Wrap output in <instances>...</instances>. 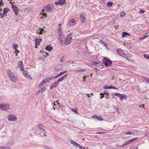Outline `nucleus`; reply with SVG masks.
<instances>
[{
    "label": "nucleus",
    "mask_w": 149,
    "mask_h": 149,
    "mask_svg": "<svg viewBox=\"0 0 149 149\" xmlns=\"http://www.w3.org/2000/svg\"><path fill=\"white\" fill-rule=\"evenodd\" d=\"M7 72L8 77L12 81L15 83L17 82V78L11 71L10 70H7Z\"/></svg>",
    "instance_id": "f257e3e1"
},
{
    "label": "nucleus",
    "mask_w": 149,
    "mask_h": 149,
    "mask_svg": "<svg viewBox=\"0 0 149 149\" xmlns=\"http://www.w3.org/2000/svg\"><path fill=\"white\" fill-rule=\"evenodd\" d=\"M117 51L118 54L124 58H127L129 55V53L126 50H123L121 49H117Z\"/></svg>",
    "instance_id": "f03ea898"
},
{
    "label": "nucleus",
    "mask_w": 149,
    "mask_h": 149,
    "mask_svg": "<svg viewBox=\"0 0 149 149\" xmlns=\"http://www.w3.org/2000/svg\"><path fill=\"white\" fill-rule=\"evenodd\" d=\"M103 62L104 63L106 66H110L111 65L112 61L107 58L104 57L102 60Z\"/></svg>",
    "instance_id": "7ed1b4c3"
},
{
    "label": "nucleus",
    "mask_w": 149,
    "mask_h": 149,
    "mask_svg": "<svg viewBox=\"0 0 149 149\" xmlns=\"http://www.w3.org/2000/svg\"><path fill=\"white\" fill-rule=\"evenodd\" d=\"M72 40V38L71 37V36L70 35H68L65 39L64 44L66 45L70 44Z\"/></svg>",
    "instance_id": "20e7f679"
},
{
    "label": "nucleus",
    "mask_w": 149,
    "mask_h": 149,
    "mask_svg": "<svg viewBox=\"0 0 149 149\" xmlns=\"http://www.w3.org/2000/svg\"><path fill=\"white\" fill-rule=\"evenodd\" d=\"M11 7L14 12L15 15L16 16L18 15H19V9H18L17 7L13 3L11 5Z\"/></svg>",
    "instance_id": "39448f33"
},
{
    "label": "nucleus",
    "mask_w": 149,
    "mask_h": 149,
    "mask_svg": "<svg viewBox=\"0 0 149 149\" xmlns=\"http://www.w3.org/2000/svg\"><path fill=\"white\" fill-rule=\"evenodd\" d=\"M10 109L9 105L7 104H0V109L3 110H6Z\"/></svg>",
    "instance_id": "423d86ee"
},
{
    "label": "nucleus",
    "mask_w": 149,
    "mask_h": 149,
    "mask_svg": "<svg viewBox=\"0 0 149 149\" xmlns=\"http://www.w3.org/2000/svg\"><path fill=\"white\" fill-rule=\"evenodd\" d=\"M22 71L23 74L26 78L30 79H32L31 77L28 73L26 71H24L23 70Z\"/></svg>",
    "instance_id": "0eeeda50"
},
{
    "label": "nucleus",
    "mask_w": 149,
    "mask_h": 149,
    "mask_svg": "<svg viewBox=\"0 0 149 149\" xmlns=\"http://www.w3.org/2000/svg\"><path fill=\"white\" fill-rule=\"evenodd\" d=\"M8 118L9 120L15 121L17 118L14 115H10L8 116Z\"/></svg>",
    "instance_id": "6e6552de"
},
{
    "label": "nucleus",
    "mask_w": 149,
    "mask_h": 149,
    "mask_svg": "<svg viewBox=\"0 0 149 149\" xmlns=\"http://www.w3.org/2000/svg\"><path fill=\"white\" fill-rule=\"evenodd\" d=\"M18 67L20 68V70L22 71H23L24 70V67L22 65V61H19L18 63Z\"/></svg>",
    "instance_id": "1a4fd4ad"
},
{
    "label": "nucleus",
    "mask_w": 149,
    "mask_h": 149,
    "mask_svg": "<svg viewBox=\"0 0 149 149\" xmlns=\"http://www.w3.org/2000/svg\"><path fill=\"white\" fill-rule=\"evenodd\" d=\"M41 40H42L41 39L36 38L35 39V45L36 48L37 47V46H38L40 45V43Z\"/></svg>",
    "instance_id": "9d476101"
},
{
    "label": "nucleus",
    "mask_w": 149,
    "mask_h": 149,
    "mask_svg": "<svg viewBox=\"0 0 149 149\" xmlns=\"http://www.w3.org/2000/svg\"><path fill=\"white\" fill-rule=\"evenodd\" d=\"M65 0H59L58 1L55 2V3L56 5H58L60 4V5H64L65 2Z\"/></svg>",
    "instance_id": "9b49d317"
},
{
    "label": "nucleus",
    "mask_w": 149,
    "mask_h": 149,
    "mask_svg": "<svg viewBox=\"0 0 149 149\" xmlns=\"http://www.w3.org/2000/svg\"><path fill=\"white\" fill-rule=\"evenodd\" d=\"M76 23V21L74 19H72L68 22V25L70 26H73Z\"/></svg>",
    "instance_id": "f8f14e48"
},
{
    "label": "nucleus",
    "mask_w": 149,
    "mask_h": 149,
    "mask_svg": "<svg viewBox=\"0 0 149 149\" xmlns=\"http://www.w3.org/2000/svg\"><path fill=\"white\" fill-rule=\"evenodd\" d=\"M70 142H71V143L72 144H73L74 146H78V147H79V148H80V149H82V148L81 147V146L80 145L78 144L76 142L72 140Z\"/></svg>",
    "instance_id": "ddd939ff"
},
{
    "label": "nucleus",
    "mask_w": 149,
    "mask_h": 149,
    "mask_svg": "<svg viewBox=\"0 0 149 149\" xmlns=\"http://www.w3.org/2000/svg\"><path fill=\"white\" fill-rule=\"evenodd\" d=\"M49 81V79H48V78H45L44 79L42 83H40L39 86H41V85H43L44 84L47 83Z\"/></svg>",
    "instance_id": "4468645a"
},
{
    "label": "nucleus",
    "mask_w": 149,
    "mask_h": 149,
    "mask_svg": "<svg viewBox=\"0 0 149 149\" xmlns=\"http://www.w3.org/2000/svg\"><path fill=\"white\" fill-rule=\"evenodd\" d=\"M80 19L81 21L82 22H84L85 21V17L83 14L80 15Z\"/></svg>",
    "instance_id": "2eb2a0df"
},
{
    "label": "nucleus",
    "mask_w": 149,
    "mask_h": 149,
    "mask_svg": "<svg viewBox=\"0 0 149 149\" xmlns=\"http://www.w3.org/2000/svg\"><path fill=\"white\" fill-rule=\"evenodd\" d=\"M67 72V71H64L63 72H60L59 74L58 75H56L54 78H58L60 77L61 76H62L63 74H64L66 72Z\"/></svg>",
    "instance_id": "dca6fc26"
},
{
    "label": "nucleus",
    "mask_w": 149,
    "mask_h": 149,
    "mask_svg": "<svg viewBox=\"0 0 149 149\" xmlns=\"http://www.w3.org/2000/svg\"><path fill=\"white\" fill-rule=\"evenodd\" d=\"M104 95H106V96H105V97L106 99H109V95L108 92L107 91H105L104 92Z\"/></svg>",
    "instance_id": "f3484780"
},
{
    "label": "nucleus",
    "mask_w": 149,
    "mask_h": 149,
    "mask_svg": "<svg viewBox=\"0 0 149 149\" xmlns=\"http://www.w3.org/2000/svg\"><path fill=\"white\" fill-rule=\"evenodd\" d=\"M58 82H57L56 81V82H55L54 84L52 85V86L50 87V88L51 89H52L53 88L56 87L58 85Z\"/></svg>",
    "instance_id": "a211bd4d"
},
{
    "label": "nucleus",
    "mask_w": 149,
    "mask_h": 149,
    "mask_svg": "<svg viewBox=\"0 0 149 149\" xmlns=\"http://www.w3.org/2000/svg\"><path fill=\"white\" fill-rule=\"evenodd\" d=\"M58 34L60 35L61 36L62 34V28L60 26H59L58 29Z\"/></svg>",
    "instance_id": "6ab92c4d"
},
{
    "label": "nucleus",
    "mask_w": 149,
    "mask_h": 149,
    "mask_svg": "<svg viewBox=\"0 0 149 149\" xmlns=\"http://www.w3.org/2000/svg\"><path fill=\"white\" fill-rule=\"evenodd\" d=\"M66 75L65 76H64L61 77L60 79L58 80L57 82L58 83L60 82H61L63 81L64 79L66 78Z\"/></svg>",
    "instance_id": "aec40b11"
},
{
    "label": "nucleus",
    "mask_w": 149,
    "mask_h": 149,
    "mask_svg": "<svg viewBox=\"0 0 149 149\" xmlns=\"http://www.w3.org/2000/svg\"><path fill=\"white\" fill-rule=\"evenodd\" d=\"M131 142L130 140H129L128 141H127L124 144H123L122 146H125L127 145H128L129 144H130Z\"/></svg>",
    "instance_id": "412c9836"
},
{
    "label": "nucleus",
    "mask_w": 149,
    "mask_h": 149,
    "mask_svg": "<svg viewBox=\"0 0 149 149\" xmlns=\"http://www.w3.org/2000/svg\"><path fill=\"white\" fill-rule=\"evenodd\" d=\"M53 49V47L51 46V45H49L47 46L46 48V49L49 51H51Z\"/></svg>",
    "instance_id": "4be33fe9"
},
{
    "label": "nucleus",
    "mask_w": 149,
    "mask_h": 149,
    "mask_svg": "<svg viewBox=\"0 0 149 149\" xmlns=\"http://www.w3.org/2000/svg\"><path fill=\"white\" fill-rule=\"evenodd\" d=\"M94 65L98 67H99L100 66L102 65V64L100 62H95L93 63Z\"/></svg>",
    "instance_id": "5701e85b"
},
{
    "label": "nucleus",
    "mask_w": 149,
    "mask_h": 149,
    "mask_svg": "<svg viewBox=\"0 0 149 149\" xmlns=\"http://www.w3.org/2000/svg\"><path fill=\"white\" fill-rule=\"evenodd\" d=\"M127 35L129 36H130V35L128 33L126 32H124L123 33L122 36V38H124Z\"/></svg>",
    "instance_id": "b1692460"
},
{
    "label": "nucleus",
    "mask_w": 149,
    "mask_h": 149,
    "mask_svg": "<svg viewBox=\"0 0 149 149\" xmlns=\"http://www.w3.org/2000/svg\"><path fill=\"white\" fill-rule=\"evenodd\" d=\"M9 11V9L7 8H6L3 9V13L6 14L7 12Z\"/></svg>",
    "instance_id": "393cba45"
},
{
    "label": "nucleus",
    "mask_w": 149,
    "mask_h": 149,
    "mask_svg": "<svg viewBox=\"0 0 149 149\" xmlns=\"http://www.w3.org/2000/svg\"><path fill=\"white\" fill-rule=\"evenodd\" d=\"M118 97L120 98H122L124 99H126L127 97V96L124 94H120V96H118Z\"/></svg>",
    "instance_id": "a878e982"
},
{
    "label": "nucleus",
    "mask_w": 149,
    "mask_h": 149,
    "mask_svg": "<svg viewBox=\"0 0 149 149\" xmlns=\"http://www.w3.org/2000/svg\"><path fill=\"white\" fill-rule=\"evenodd\" d=\"M46 8L49 10H51L52 9V7H51L49 5L47 6L46 7Z\"/></svg>",
    "instance_id": "bb28decb"
},
{
    "label": "nucleus",
    "mask_w": 149,
    "mask_h": 149,
    "mask_svg": "<svg viewBox=\"0 0 149 149\" xmlns=\"http://www.w3.org/2000/svg\"><path fill=\"white\" fill-rule=\"evenodd\" d=\"M18 46V45L17 44H14L13 45V48L15 49H16Z\"/></svg>",
    "instance_id": "cd10ccee"
},
{
    "label": "nucleus",
    "mask_w": 149,
    "mask_h": 149,
    "mask_svg": "<svg viewBox=\"0 0 149 149\" xmlns=\"http://www.w3.org/2000/svg\"><path fill=\"white\" fill-rule=\"evenodd\" d=\"M71 111L75 113L76 114H78V113L77 111V110L76 108L74 109H71Z\"/></svg>",
    "instance_id": "c85d7f7f"
},
{
    "label": "nucleus",
    "mask_w": 149,
    "mask_h": 149,
    "mask_svg": "<svg viewBox=\"0 0 149 149\" xmlns=\"http://www.w3.org/2000/svg\"><path fill=\"white\" fill-rule=\"evenodd\" d=\"M113 4V3L111 2H108L107 3V6L109 7H111Z\"/></svg>",
    "instance_id": "c756f323"
},
{
    "label": "nucleus",
    "mask_w": 149,
    "mask_h": 149,
    "mask_svg": "<svg viewBox=\"0 0 149 149\" xmlns=\"http://www.w3.org/2000/svg\"><path fill=\"white\" fill-rule=\"evenodd\" d=\"M143 56L144 58L147 59H149V56L148 55L146 54H145L143 55Z\"/></svg>",
    "instance_id": "7c9ffc66"
},
{
    "label": "nucleus",
    "mask_w": 149,
    "mask_h": 149,
    "mask_svg": "<svg viewBox=\"0 0 149 149\" xmlns=\"http://www.w3.org/2000/svg\"><path fill=\"white\" fill-rule=\"evenodd\" d=\"M38 127H39V128L41 130L43 129V127L42 125L41 124H39L38 125Z\"/></svg>",
    "instance_id": "2f4dec72"
},
{
    "label": "nucleus",
    "mask_w": 149,
    "mask_h": 149,
    "mask_svg": "<svg viewBox=\"0 0 149 149\" xmlns=\"http://www.w3.org/2000/svg\"><path fill=\"white\" fill-rule=\"evenodd\" d=\"M125 13H124V12H122L120 13V16L121 17H123L125 15Z\"/></svg>",
    "instance_id": "473e14b6"
},
{
    "label": "nucleus",
    "mask_w": 149,
    "mask_h": 149,
    "mask_svg": "<svg viewBox=\"0 0 149 149\" xmlns=\"http://www.w3.org/2000/svg\"><path fill=\"white\" fill-rule=\"evenodd\" d=\"M41 31H40L39 32H38V33H39L40 34H41L43 33V32L44 29L43 28L40 29Z\"/></svg>",
    "instance_id": "72a5a7b5"
},
{
    "label": "nucleus",
    "mask_w": 149,
    "mask_h": 149,
    "mask_svg": "<svg viewBox=\"0 0 149 149\" xmlns=\"http://www.w3.org/2000/svg\"><path fill=\"white\" fill-rule=\"evenodd\" d=\"M109 88H110V89L112 88V89H116V90L118 89L117 88L114 87H113V86H109Z\"/></svg>",
    "instance_id": "f704fd0d"
},
{
    "label": "nucleus",
    "mask_w": 149,
    "mask_h": 149,
    "mask_svg": "<svg viewBox=\"0 0 149 149\" xmlns=\"http://www.w3.org/2000/svg\"><path fill=\"white\" fill-rule=\"evenodd\" d=\"M97 119L100 120H103V118L101 116H98L97 118Z\"/></svg>",
    "instance_id": "c9c22d12"
},
{
    "label": "nucleus",
    "mask_w": 149,
    "mask_h": 149,
    "mask_svg": "<svg viewBox=\"0 0 149 149\" xmlns=\"http://www.w3.org/2000/svg\"><path fill=\"white\" fill-rule=\"evenodd\" d=\"M137 139H138L137 138H134L132 139H130V140L131 142H132L137 140Z\"/></svg>",
    "instance_id": "e433bc0d"
},
{
    "label": "nucleus",
    "mask_w": 149,
    "mask_h": 149,
    "mask_svg": "<svg viewBox=\"0 0 149 149\" xmlns=\"http://www.w3.org/2000/svg\"><path fill=\"white\" fill-rule=\"evenodd\" d=\"M140 14L143 13H145V11L144 10H141L140 9L139 11Z\"/></svg>",
    "instance_id": "4c0bfd02"
},
{
    "label": "nucleus",
    "mask_w": 149,
    "mask_h": 149,
    "mask_svg": "<svg viewBox=\"0 0 149 149\" xmlns=\"http://www.w3.org/2000/svg\"><path fill=\"white\" fill-rule=\"evenodd\" d=\"M100 95H102V96H100V97L101 98H103L104 97V93H100Z\"/></svg>",
    "instance_id": "58836bf2"
},
{
    "label": "nucleus",
    "mask_w": 149,
    "mask_h": 149,
    "mask_svg": "<svg viewBox=\"0 0 149 149\" xmlns=\"http://www.w3.org/2000/svg\"><path fill=\"white\" fill-rule=\"evenodd\" d=\"M109 86H104V87H103V88L104 89H108L109 88Z\"/></svg>",
    "instance_id": "ea45409f"
},
{
    "label": "nucleus",
    "mask_w": 149,
    "mask_h": 149,
    "mask_svg": "<svg viewBox=\"0 0 149 149\" xmlns=\"http://www.w3.org/2000/svg\"><path fill=\"white\" fill-rule=\"evenodd\" d=\"M59 41L62 45H63L64 44L63 41V40L60 39Z\"/></svg>",
    "instance_id": "a19ab883"
},
{
    "label": "nucleus",
    "mask_w": 149,
    "mask_h": 149,
    "mask_svg": "<svg viewBox=\"0 0 149 149\" xmlns=\"http://www.w3.org/2000/svg\"><path fill=\"white\" fill-rule=\"evenodd\" d=\"M87 76H86L85 75H84V76L83 77V78L84 79L83 80V81H84V82H85V79L86 80V78L87 77Z\"/></svg>",
    "instance_id": "79ce46f5"
},
{
    "label": "nucleus",
    "mask_w": 149,
    "mask_h": 149,
    "mask_svg": "<svg viewBox=\"0 0 149 149\" xmlns=\"http://www.w3.org/2000/svg\"><path fill=\"white\" fill-rule=\"evenodd\" d=\"M5 15V14H4V13L2 14L1 13V14H0V16H0V17H1V18H3L4 17V15Z\"/></svg>",
    "instance_id": "37998d69"
},
{
    "label": "nucleus",
    "mask_w": 149,
    "mask_h": 149,
    "mask_svg": "<svg viewBox=\"0 0 149 149\" xmlns=\"http://www.w3.org/2000/svg\"><path fill=\"white\" fill-rule=\"evenodd\" d=\"M64 58H63V57L61 58L60 60V61L61 63L63 62L64 61Z\"/></svg>",
    "instance_id": "c03bdc74"
},
{
    "label": "nucleus",
    "mask_w": 149,
    "mask_h": 149,
    "mask_svg": "<svg viewBox=\"0 0 149 149\" xmlns=\"http://www.w3.org/2000/svg\"><path fill=\"white\" fill-rule=\"evenodd\" d=\"M114 95L116 96H120V93H114Z\"/></svg>",
    "instance_id": "a18cd8bd"
},
{
    "label": "nucleus",
    "mask_w": 149,
    "mask_h": 149,
    "mask_svg": "<svg viewBox=\"0 0 149 149\" xmlns=\"http://www.w3.org/2000/svg\"><path fill=\"white\" fill-rule=\"evenodd\" d=\"M58 101H57L56 102H54V105L55 106L57 104H59V103L58 102H57Z\"/></svg>",
    "instance_id": "49530a36"
},
{
    "label": "nucleus",
    "mask_w": 149,
    "mask_h": 149,
    "mask_svg": "<svg viewBox=\"0 0 149 149\" xmlns=\"http://www.w3.org/2000/svg\"><path fill=\"white\" fill-rule=\"evenodd\" d=\"M76 71L78 72H83V69H81V70H76Z\"/></svg>",
    "instance_id": "de8ad7c7"
},
{
    "label": "nucleus",
    "mask_w": 149,
    "mask_h": 149,
    "mask_svg": "<svg viewBox=\"0 0 149 149\" xmlns=\"http://www.w3.org/2000/svg\"><path fill=\"white\" fill-rule=\"evenodd\" d=\"M126 134H132V132H128L127 133H126Z\"/></svg>",
    "instance_id": "09e8293b"
},
{
    "label": "nucleus",
    "mask_w": 149,
    "mask_h": 149,
    "mask_svg": "<svg viewBox=\"0 0 149 149\" xmlns=\"http://www.w3.org/2000/svg\"><path fill=\"white\" fill-rule=\"evenodd\" d=\"M98 116H97L96 115H95L93 116V117L95 118H97Z\"/></svg>",
    "instance_id": "8fccbe9b"
},
{
    "label": "nucleus",
    "mask_w": 149,
    "mask_h": 149,
    "mask_svg": "<svg viewBox=\"0 0 149 149\" xmlns=\"http://www.w3.org/2000/svg\"><path fill=\"white\" fill-rule=\"evenodd\" d=\"M86 95L88 97H91V96L90 94H86Z\"/></svg>",
    "instance_id": "3c124183"
},
{
    "label": "nucleus",
    "mask_w": 149,
    "mask_h": 149,
    "mask_svg": "<svg viewBox=\"0 0 149 149\" xmlns=\"http://www.w3.org/2000/svg\"><path fill=\"white\" fill-rule=\"evenodd\" d=\"M2 0H1V2H0V6H2L3 5V3H2Z\"/></svg>",
    "instance_id": "603ef678"
},
{
    "label": "nucleus",
    "mask_w": 149,
    "mask_h": 149,
    "mask_svg": "<svg viewBox=\"0 0 149 149\" xmlns=\"http://www.w3.org/2000/svg\"><path fill=\"white\" fill-rule=\"evenodd\" d=\"M15 52L17 53H18L19 52V51L16 49H15Z\"/></svg>",
    "instance_id": "864d4df0"
},
{
    "label": "nucleus",
    "mask_w": 149,
    "mask_h": 149,
    "mask_svg": "<svg viewBox=\"0 0 149 149\" xmlns=\"http://www.w3.org/2000/svg\"><path fill=\"white\" fill-rule=\"evenodd\" d=\"M148 35H144L143 37L144 39L148 37Z\"/></svg>",
    "instance_id": "5fc2aeb1"
},
{
    "label": "nucleus",
    "mask_w": 149,
    "mask_h": 149,
    "mask_svg": "<svg viewBox=\"0 0 149 149\" xmlns=\"http://www.w3.org/2000/svg\"><path fill=\"white\" fill-rule=\"evenodd\" d=\"M140 107H141V108H143L144 107V105L143 104H142L141 105V106H140Z\"/></svg>",
    "instance_id": "6e6d98bb"
},
{
    "label": "nucleus",
    "mask_w": 149,
    "mask_h": 149,
    "mask_svg": "<svg viewBox=\"0 0 149 149\" xmlns=\"http://www.w3.org/2000/svg\"><path fill=\"white\" fill-rule=\"evenodd\" d=\"M43 15L45 17H47V14L44 13H43Z\"/></svg>",
    "instance_id": "4d7b16f0"
},
{
    "label": "nucleus",
    "mask_w": 149,
    "mask_h": 149,
    "mask_svg": "<svg viewBox=\"0 0 149 149\" xmlns=\"http://www.w3.org/2000/svg\"><path fill=\"white\" fill-rule=\"evenodd\" d=\"M144 39L143 38V37H142V38H139V40H143Z\"/></svg>",
    "instance_id": "13d9d810"
},
{
    "label": "nucleus",
    "mask_w": 149,
    "mask_h": 149,
    "mask_svg": "<svg viewBox=\"0 0 149 149\" xmlns=\"http://www.w3.org/2000/svg\"><path fill=\"white\" fill-rule=\"evenodd\" d=\"M5 148L3 147L0 146V149H3Z\"/></svg>",
    "instance_id": "bf43d9fd"
},
{
    "label": "nucleus",
    "mask_w": 149,
    "mask_h": 149,
    "mask_svg": "<svg viewBox=\"0 0 149 149\" xmlns=\"http://www.w3.org/2000/svg\"><path fill=\"white\" fill-rule=\"evenodd\" d=\"M52 78H49L48 79H49V81L50 80H52Z\"/></svg>",
    "instance_id": "052dcab7"
},
{
    "label": "nucleus",
    "mask_w": 149,
    "mask_h": 149,
    "mask_svg": "<svg viewBox=\"0 0 149 149\" xmlns=\"http://www.w3.org/2000/svg\"><path fill=\"white\" fill-rule=\"evenodd\" d=\"M46 54L47 55H48L49 54L48 53H47L46 52Z\"/></svg>",
    "instance_id": "680f3d73"
},
{
    "label": "nucleus",
    "mask_w": 149,
    "mask_h": 149,
    "mask_svg": "<svg viewBox=\"0 0 149 149\" xmlns=\"http://www.w3.org/2000/svg\"><path fill=\"white\" fill-rule=\"evenodd\" d=\"M123 98H120V100L121 101H122L123 100Z\"/></svg>",
    "instance_id": "e2e57ef3"
},
{
    "label": "nucleus",
    "mask_w": 149,
    "mask_h": 149,
    "mask_svg": "<svg viewBox=\"0 0 149 149\" xmlns=\"http://www.w3.org/2000/svg\"><path fill=\"white\" fill-rule=\"evenodd\" d=\"M8 1H10V3H12V2H11V1H12V0H8Z\"/></svg>",
    "instance_id": "0e129e2a"
},
{
    "label": "nucleus",
    "mask_w": 149,
    "mask_h": 149,
    "mask_svg": "<svg viewBox=\"0 0 149 149\" xmlns=\"http://www.w3.org/2000/svg\"><path fill=\"white\" fill-rule=\"evenodd\" d=\"M104 133V132H99L98 133V134H102V133Z\"/></svg>",
    "instance_id": "69168bd1"
},
{
    "label": "nucleus",
    "mask_w": 149,
    "mask_h": 149,
    "mask_svg": "<svg viewBox=\"0 0 149 149\" xmlns=\"http://www.w3.org/2000/svg\"><path fill=\"white\" fill-rule=\"evenodd\" d=\"M149 79H147V80H146L147 81H149Z\"/></svg>",
    "instance_id": "338daca9"
},
{
    "label": "nucleus",
    "mask_w": 149,
    "mask_h": 149,
    "mask_svg": "<svg viewBox=\"0 0 149 149\" xmlns=\"http://www.w3.org/2000/svg\"><path fill=\"white\" fill-rule=\"evenodd\" d=\"M53 109H54V110H55V108L54 107H53Z\"/></svg>",
    "instance_id": "774afa93"
}]
</instances>
